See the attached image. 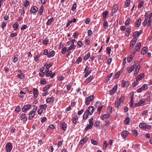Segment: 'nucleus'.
<instances>
[{
    "mask_svg": "<svg viewBox=\"0 0 152 152\" xmlns=\"http://www.w3.org/2000/svg\"><path fill=\"white\" fill-rule=\"evenodd\" d=\"M46 83V81H44V78H42V79L41 80L40 82V83L41 84H45Z\"/></svg>",
    "mask_w": 152,
    "mask_h": 152,
    "instance_id": "obj_59",
    "label": "nucleus"
},
{
    "mask_svg": "<svg viewBox=\"0 0 152 152\" xmlns=\"http://www.w3.org/2000/svg\"><path fill=\"white\" fill-rule=\"evenodd\" d=\"M137 40L136 38H134L130 42V45L131 46H134L135 45Z\"/></svg>",
    "mask_w": 152,
    "mask_h": 152,
    "instance_id": "obj_16",
    "label": "nucleus"
},
{
    "mask_svg": "<svg viewBox=\"0 0 152 152\" xmlns=\"http://www.w3.org/2000/svg\"><path fill=\"white\" fill-rule=\"evenodd\" d=\"M148 48L147 47H143V55L146 54L148 52Z\"/></svg>",
    "mask_w": 152,
    "mask_h": 152,
    "instance_id": "obj_36",
    "label": "nucleus"
},
{
    "mask_svg": "<svg viewBox=\"0 0 152 152\" xmlns=\"http://www.w3.org/2000/svg\"><path fill=\"white\" fill-rule=\"evenodd\" d=\"M20 118L24 122L26 121L27 120V118L25 116V114L24 113H23L20 115Z\"/></svg>",
    "mask_w": 152,
    "mask_h": 152,
    "instance_id": "obj_13",
    "label": "nucleus"
},
{
    "mask_svg": "<svg viewBox=\"0 0 152 152\" xmlns=\"http://www.w3.org/2000/svg\"><path fill=\"white\" fill-rule=\"evenodd\" d=\"M49 40L48 39L46 38L43 41V44L45 45H47L48 42Z\"/></svg>",
    "mask_w": 152,
    "mask_h": 152,
    "instance_id": "obj_52",
    "label": "nucleus"
},
{
    "mask_svg": "<svg viewBox=\"0 0 152 152\" xmlns=\"http://www.w3.org/2000/svg\"><path fill=\"white\" fill-rule=\"evenodd\" d=\"M78 117L77 115H76L72 119V122L73 123L75 124L78 120Z\"/></svg>",
    "mask_w": 152,
    "mask_h": 152,
    "instance_id": "obj_22",
    "label": "nucleus"
},
{
    "mask_svg": "<svg viewBox=\"0 0 152 152\" xmlns=\"http://www.w3.org/2000/svg\"><path fill=\"white\" fill-rule=\"evenodd\" d=\"M130 22V19L129 18H128L126 20V21L125 23V25L127 26L129 24Z\"/></svg>",
    "mask_w": 152,
    "mask_h": 152,
    "instance_id": "obj_43",
    "label": "nucleus"
},
{
    "mask_svg": "<svg viewBox=\"0 0 152 152\" xmlns=\"http://www.w3.org/2000/svg\"><path fill=\"white\" fill-rule=\"evenodd\" d=\"M12 147V144L10 142L7 143L6 145V150L7 152H10Z\"/></svg>",
    "mask_w": 152,
    "mask_h": 152,
    "instance_id": "obj_4",
    "label": "nucleus"
},
{
    "mask_svg": "<svg viewBox=\"0 0 152 152\" xmlns=\"http://www.w3.org/2000/svg\"><path fill=\"white\" fill-rule=\"evenodd\" d=\"M88 138L87 137H86L82 139L80 141V143L81 144H83L84 142H86Z\"/></svg>",
    "mask_w": 152,
    "mask_h": 152,
    "instance_id": "obj_28",
    "label": "nucleus"
},
{
    "mask_svg": "<svg viewBox=\"0 0 152 152\" xmlns=\"http://www.w3.org/2000/svg\"><path fill=\"white\" fill-rule=\"evenodd\" d=\"M82 60L81 58L80 57H79L76 60V63L78 64L80 63L81 62Z\"/></svg>",
    "mask_w": 152,
    "mask_h": 152,
    "instance_id": "obj_46",
    "label": "nucleus"
},
{
    "mask_svg": "<svg viewBox=\"0 0 152 152\" xmlns=\"http://www.w3.org/2000/svg\"><path fill=\"white\" fill-rule=\"evenodd\" d=\"M54 20L53 18L49 19L46 23V24L48 25H49Z\"/></svg>",
    "mask_w": 152,
    "mask_h": 152,
    "instance_id": "obj_39",
    "label": "nucleus"
},
{
    "mask_svg": "<svg viewBox=\"0 0 152 152\" xmlns=\"http://www.w3.org/2000/svg\"><path fill=\"white\" fill-rule=\"evenodd\" d=\"M29 4V1L26 0V1L24 3V6L25 7H26Z\"/></svg>",
    "mask_w": 152,
    "mask_h": 152,
    "instance_id": "obj_50",
    "label": "nucleus"
},
{
    "mask_svg": "<svg viewBox=\"0 0 152 152\" xmlns=\"http://www.w3.org/2000/svg\"><path fill=\"white\" fill-rule=\"evenodd\" d=\"M33 90V94L34 96V98L35 99H36L38 95L39 92L37 88H34Z\"/></svg>",
    "mask_w": 152,
    "mask_h": 152,
    "instance_id": "obj_9",
    "label": "nucleus"
},
{
    "mask_svg": "<svg viewBox=\"0 0 152 152\" xmlns=\"http://www.w3.org/2000/svg\"><path fill=\"white\" fill-rule=\"evenodd\" d=\"M45 73L46 76L47 77H49L51 74L52 72L51 71H50Z\"/></svg>",
    "mask_w": 152,
    "mask_h": 152,
    "instance_id": "obj_55",
    "label": "nucleus"
},
{
    "mask_svg": "<svg viewBox=\"0 0 152 152\" xmlns=\"http://www.w3.org/2000/svg\"><path fill=\"white\" fill-rule=\"evenodd\" d=\"M43 6H41V8L39 9V15H41L42 14L43 11Z\"/></svg>",
    "mask_w": 152,
    "mask_h": 152,
    "instance_id": "obj_53",
    "label": "nucleus"
},
{
    "mask_svg": "<svg viewBox=\"0 0 152 152\" xmlns=\"http://www.w3.org/2000/svg\"><path fill=\"white\" fill-rule=\"evenodd\" d=\"M61 127L63 130H65L66 128V124L65 122L63 123L61 125Z\"/></svg>",
    "mask_w": 152,
    "mask_h": 152,
    "instance_id": "obj_18",
    "label": "nucleus"
},
{
    "mask_svg": "<svg viewBox=\"0 0 152 152\" xmlns=\"http://www.w3.org/2000/svg\"><path fill=\"white\" fill-rule=\"evenodd\" d=\"M130 120L128 117L124 121L125 123L127 124H128L130 122Z\"/></svg>",
    "mask_w": 152,
    "mask_h": 152,
    "instance_id": "obj_41",
    "label": "nucleus"
},
{
    "mask_svg": "<svg viewBox=\"0 0 152 152\" xmlns=\"http://www.w3.org/2000/svg\"><path fill=\"white\" fill-rule=\"evenodd\" d=\"M90 56V54L88 53L87 55H86L85 56H84L83 57V59L84 60H86L89 58Z\"/></svg>",
    "mask_w": 152,
    "mask_h": 152,
    "instance_id": "obj_51",
    "label": "nucleus"
},
{
    "mask_svg": "<svg viewBox=\"0 0 152 152\" xmlns=\"http://www.w3.org/2000/svg\"><path fill=\"white\" fill-rule=\"evenodd\" d=\"M113 75V73H110L107 77V78L105 80V81L107 82H108L110 79V77H111V76H112V75Z\"/></svg>",
    "mask_w": 152,
    "mask_h": 152,
    "instance_id": "obj_44",
    "label": "nucleus"
},
{
    "mask_svg": "<svg viewBox=\"0 0 152 152\" xmlns=\"http://www.w3.org/2000/svg\"><path fill=\"white\" fill-rule=\"evenodd\" d=\"M51 86L50 85H47L45 87L43 88V91H45L47 90L49 88L51 87Z\"/></svg>",
    "mask_w": 152,
    "mask_h": 152,
    "instance_id": "obj_47",
    "label": "nucleus"
},
{
    "mask_svg": "<svg viewBox=\"0 0 152 152\" xmlns=\"http://www.w3.org/2000/svg\"><path fill=\"white\" fill-rule=\"evenodd\" d=\"M110 115L109 114H105L103 115L102 117V119L104 121L109 118Z\"/></svg>",
    "mask_w": 152,
    "mask_h": 152,
    "instance_id": "obj_14",
    "label": "nucleus"
},
{
    "mask_svg": "<svg viewBox=\"0 0 152 152\" xmlns=\"http://www.w3.org/2000/svg\"><path fill=\"white\" fill-rule=\"evenodd\" d=\"M19 25L17 23H14L13 25V27L15 30H16L18 28Z\"/></svg>",
    "mask_w": 152,
    "mask_h": 152,
    "instance_id": "obj_31",
    "label": "nucleus"
},
{
    "mask_svg": "<svg viewBox=\"0 0 152 152\" xmlns=\"http://www.w3.org/2000/svg\"><path fill=\"white\" fill-rule=\"evenodd\" d=\"M118 10V5L116 4H114L112 9V12L113 14L116 12Z\"/></svg>",
    "mask_w": 152,
    "mask_h": 152,
    "instance_id": "obj_8",
    "label": "nucleus"
},
{
    "mask_svg": "<svg viewBox=\"0 0 152 152\" xmlns=\"http://www.w3.org/2000/svg\"><path fill=\"white\" fill-rule=\"evenodd\" d=\"M142 78V74H141L137 76L136 80L137 81L139 80H141Z\"/></svg>",
    "mask_w": 152,
    "mask_h": 152,
    "instance_id": "obj_42",
    "label": "nucleus"
},
{
    "mask_svg": "<svg viewBox=\"0 0 152 152\" xmlns=\"http://www.w3.org/2000/svg\"><path fill=\"white\" fill-rule=\"evenodd\" d=\"M108 146V144L107 143V142L106 141H105L104 142L103 145V148L104 149H106L107 147Z\"/></svg>",
    "mask_w": 152,
    "mask_h": 152,
    "instance_id": "obj_40",
    "label": "nucleus"
},
{
    "mask_svg": "<svg viewBox=\"0 0 152 152\" xmlns=\"http://www.w3.org/2000/svg\"><path fill=\"white\" fill-rule=\"evenodd\" d=\"M148 88V85L147 84H145L143 85V90H145Z\"/></svg>",
    "mask_w": 152,
    "mask_h": 152,
    "instance_id": "obj_62",
    "label": "nucleus"
},
{
    "mask_svg": "<svg viewBox=\"0 0 152 152\" xmlns=\"http://www.w3.org/2000/svg\"><path fill=\"white\" fill-rule=\"evenodd\" d=\"M140 1V3L139 4L138 6V8H141L142 6V0H139Z\"/></svg>",
    "mask_w": 152,
    "mask_h": 152,
    "instance_id": "obj_57",
    "label": "nucleus"
},
{
    "mask_svg": "<svg viewBox=\"0 0 152 152\" xmlns=\"http://www.w3.org/2000/svg\"><path fill=\"white\" fill-rule=\"evenodd\" d=\"M120 75V72H117L115 74V75L114 77L115 78H118Z\"/></svg>",
    "mask_w": 152,
    "mask_h": 152,
    "instance_id": "obj_48",
    "label": "nucleus"
},
{
    "mask_svg": "<svg viewBox=\"0 0 152 152\" xmlns=\"http://www.w3.org/2000/svg\"><path fill=\"white\" fill-rule=\"evenodd\" d=\"M38 10V8L36 6L33 7L30 11L31 13H33L36 12Z\"/></svg>",
    "mask_w": 152,
    "mask_h": 152,
    "instance_id": "obj_12",
    "label": "nucleus"
},
{
    "mask_svg": "<svg viewBox=\"0 0 152 152\" xmlns=\"http://www.w3.org/2000/svg\"><path fill=\"white\" fill-rule=\"evenodd\" d=\"M118 88V84L116 85L114 87L110 90V94L114 93L117 90Z\"/></svg>",
    "mask_w": 152,
    "mask_h": 152,
    "instance_id": "obj_7",
    "label": "nucleus"
},
{
    "mask_svg": "<svg viewBox=\"0 0 152 152\" xmlns=\"http://www.w3.org/2000/svg\"><path fill=\"white\" fill-rule=\"evenodd\" d=\"M133 57L134 56H132V55H130L129 56V58H128V61L129 62H131L133 59Z\"/></svg>",
    "mask_w": 152,
    "mask_h": 152,
    "instance_id": "obj_35",
    "label": "nucleus"
},
{
    "mask_svg": "<svg viewBox=\"0 0 152 152\" xmlns=\"http://www.w3.org/2000/svg\"><path fill=\"white\" fill-rule=\"evenodd\" d=\"M51 101L52 102H53L54 101V99L53 97H51L50 98H48L46 100V102L47 103H50Z\"/></svg>",
    "mask_w": 152,
    "mask_h": 152,
    "instance_id": "obj_34",
    "label": "nucleus"
},
{
    "mask_svg": "<svg viewBox=\"0 0 152 152\" xmlns=\"http://www.w3.org/2000/svg\"><path fill=\"white\" fill-rule=\"evenodd\" d=\"M125 99L124 97L123 96H121L120 98H117V100H118L121 103H122L124 102V100Z\"/></svg>",
    "mask_w": 152,
    "mask_h": 152,
    "instance_id": "obj_33",
    "label": "nucleus"
},
{
    "mask_svg": "<svg viewBox=\"0 0 152 152\" xmlns=\"http://www.w3.org/2000/svg\"><path fill=\"white\" fill-rule=\"evenodd\" d=\"M94 110L95 108L93 106H89L87 110L86 113L84 114L83 116V119H86L88 116V114H90V115H91Z\"/></svg>",
    "mask_w": 152,
    "mask_h": 152,
    "instance_id": "obj_1",
    "label": "nucleus"
},
{
    "mask_svg": "<svg viewBox=\"0 0 152 152\" xmlns=\"http://www.w3.org/2000/svg\"><path fill=\"white\" fill-rule=\"evenodd\" d=\"M151 126L146 124L143 123V129L150 130L151 128Z\"/></svg>",
    "mask_w": 152,
    "mask_h": 152,
    "instance_id": "obj_10",
    "label": "nucleus"
},
{
    "mask_svg": "<svg viewBox=\"0 0 152 152\" xmlns=\"http://www.w3.org/2000/svg\"><path fill=\"white\" fill-rule=\"evenodd\" d=\"M130 106L132 107H136V104H134L133 99H131L130 102Z\"/></svg>",
    "mask_w": 152,
    "mask_h": 152,
    "instance_id": "obj_27",
    "label": "nucleus"
},
{
    "mask_svg": "<svg viewBox=\"0 0 152 152\" xmlns=\"http://www.w3.org/2000/svg\"><path fill=\"white\" fill-rule=\"evenodd\" d=\"M108 13V12L107 11L103 12L102 14L103 15V18L104 19H105L106 18Z\"/></svg>",
    "mask_w": 152,
    "mask_h": 152,
    "instance_id": "obj_26",
    "label": "nucleus"
},
{
    "mask_svg": "<svg viewBox=\"0 0 152 152\" xmlns=\"http://www.w3.org/2000/svg\"><path fill=\"white\" fill-rule=\"evenodd\" d=\"M88 36H91L92 34V31L90 30H89L88 31Z\"/></svg>",
    "mask_w": 152,
    "mask_h": 152,
    "instance_id": "obj_64",
    "label": "nucleus"
},
{
    "mask_svg": "<svg viewBox=\"0 0 152 152\" xmlns=\"http://www.w3.org/2000/svg\"><path fill=\"white\" fill-rule=\"evenodd\" d=\"M54 51L53 50H52L48 55L47 56L48 57L53 56L54 55Z\"/></svg>",
    "mask_w": 152,
    "mask_h": 152,
    "instance_id": "obj_38",
    "label": "nucleus"
},
{
    "mask_svg": "<svg viewBox=\"0 0 152 152\" xmlns=\"http://www.w3.org/2000/svg\"><path fill=\"white\" fill-rule=\"evenodd\" d=\"M91 143L94 145H97L98 144V142L96 140H95L93 139L91 140Z\"/></svg>",
    "mask_w": 152,
    "mask_h": 152,
    "instance_id": "obj_37",
    "label": "nucleus"
},
{
    "mask_svg": "<svg viewBox=\"0 0 152 152\" xmlns=\"http://www.w3.org/2000/svg\"><path fill=\"white\" fill-rule=\"evenodd\" d=\"M93 78L92 76H90L86 80V82L87 83H89L92 80Z\"/></svg>",
    "mask_w": 152,
    "mask_h": 152,
    "instance_id": "obj_24",
    "label": "nucleus"
},
{
    "mask_svg": "<svg viewBox=\"0 0 152 152\" xmlns=\"http://www.w3.org/2000/svg\"><path fill=\"white\" fill-rule=\"evenodd\" d=\"M135 68V65H132L129 68V70L128 71V73H130L132 71L134 70Z\"/></svg>",
    "mask_w": 152,
    "mask_h": 152,
    "instance_id": "obj_23",
    "label": "nucleus"
},
{
    "mask_svg": "<svg viewBox=\"0 0 152 152\" xmlns=\"http://www.w3.org/2000/svg\"><path fill=\"white\" fill-rule=\"evenodd\" d=\"M142 30L140 31H136L133 34V37L134 38H136V37L139 36L142 33Z\"/></svg>",
    "mask_w": 152,
    "mask_h": 152,
    "instance_id": "obj_5",
    "label": "nucleus"
},
{
    "mask_svg": "<svg viewBox=\"0 0 152 152\" xmlns=\"http://www.w3.org/2000/svg\"><path fill=\"white\" fill-rule=\"evenodd\" d=\"M131 29L130 28H128L126 30V36H129L130 33Z\"/></svg>",
    "mask_w": 152,
    "mask_h": 152,
    "instance_id": "obj_29",
    "label": "nucleus"
},
{
    "mask_svg": "<svg viewBox=\"0 0 152 152\" xmlns=\"http://www.w3.org/2000/svg\"><path fill=\"white\" fill-rule=\"evenodd\" d=\"M35 113L33 112H31L29 115V117H28V119L29 120H30L33 118V117L34 116V115H35Z\"/></svg>",
    "mask_w": 152,
    "mask_h": 152,
    "instance_id": "obj_21",
    "label": "nucleus"
},
{
    "mask_svg": "<svg viewBox=\"0 0 152 152\" xmlns=\"http://www.w3.org/2000/svg\"><path fill=\"white\" fill-rule=\"evenodd\" d=\"M93 125L92 124H89L86 128L85 129V131H87L88 129H91Z\"/></svg>",
    "mask_w": 152,
    "mask_h": 152,
    "instance_id": "obj_30",
    "label": "nucleus"
},
{
    "mask_svg": "<svg viewBox=\"0 0 152 152\" xmlns=\"http://www.w3.org/2000/svg\"><path fill=\"white\" fill-rule=\"evenodd\" d=\"M121 103L118 100H116L115 102V106L116 107H118L120 105Z\"/></svg>",
    "mask_w": 152,
    "mask_h": 152,
    "instance_id": "obj_32",
    "label": "nucleus"
},
{
    "mask_svg": "<svg viewBox=\"0 0 152 152\" xmlns=\"http://www.w3.org/2000/svg\"><path fill=\"white\" fill-rule=\"evenodd\" d=\"M18 55H16L14 56V57L13 59V62L15 63L18 60Z\"/></svg>",
    "mask_w": 152,
    "mask_h": 152,
    "instance_id": "obj_54",
    "label": "nucleus"
},
{
    "mask_svg": "<svg viewBox=\"0 0 152 152\" xmlns=\"http://www.w3.org/2000/svg\"><path fill=\"white\" fill-rule=\"evenodd\" d=\"M130 1L129 0H126V3L125 4V5L126 7H128L130 4Z\"/></svg>",
    "mask_w": 152,
    "mask_h": 152,
    "instance_id": "obj_60",
    "label": "nucleus"
},
{
    "mask_svg": "<svg viewBox=\"0 0 152 152\" xmlns=\"http://www.w3.org/2000/svg\"><path fill=\"white\" fill-rule=\"evenodd\" d=\"M141 22V19H139L135 22V25L137 27H139L140 25Z\"/></svg>",
    "mask_w": 152,
    "mask_h": 152,
    "instance_id": "obj_15",
    "label": "nucleus"
},
{
    "mask_svg": "<svg viewBox=\"0 0 152 152\" xmlns=\"http://www.w3.org/2000/svg\"><path fill=\"white\" fill-rule=\"evenodd\" d=\"M141 45V42H139L137 44V45L136 47V51H139Z\"/></svg>",
    "mask_w": 152,
    "mask_h": 152,
    "instance_id": "obj_25",
    "label": "nucleus"
},
{
    "mask_svg": "<svg viewBox=\"0 0 152 152\" xmlns=\"http://www.w3.org/2000/svg\"><path fill=\"white\" fill-rule=\"evenodd\" d=\"M112 107H108L107 109V113L109 114H110L112 113Z\"/></svg>",
    "mask_w": 152,
    "mask_h": 152,
    "instance_id": "obj_45",
    "label": "nucleus"
},
{
    "mask_svg": "<svg viewBox=\"0 0 152 152\" xmlns=\"http://www.w3.org/2000/svg\"><path fill=\"white\" fill-rule=\"evenodd\" d=\"M94 98V96L93 95L90 96L86 98L85 103L86 105H88L91 101H92Z\"/></svg>",
    "mask_w": 152,
    "mask_h": 152,
    "instance_id": "obj_3",
    "label": "nucleus"
},
{
    "mask_svg": "<svg viewBox=\"0 0 152 152\" xmlns=\"http://www.w3.org/2000/svg\"><path fill=\"white\" fill-rule=\"evenodd\" d=\"M126 85L127 86L129 85V82H125V81H124L123 83V87H124L126 86Z\"/></svg>",
    "mask_w": 152,
    "mask_h": 152,
    "instance_id": "obj_56",
    "label": "nucleus"
},
{
    "mask_svg": "<svg viewBox=\"0 0 152 152\" xmlns=\"http://www.w3.org/2000/svg\"><path fill=\"white\" fill-rule=\"evenodd\" d=\"M66 51H67L66 48L65 47H64L62 49L61 52L63 54L65 53Z\"/></svg>",
    "mask_w": 152,
    "mask_h": 152,
    "instance_id": "obj_58",
    "label": "nucleus"
},
{
    "mask_svg": "<svg viewBox=\"0 0 152 152\" xmlns=\"http://www.w3.org/2000/svg\"><path fill=\"white\" fill-rule=\"evenodd\" d=\"M47 107V105L46 104L44 105H41L40 106V109H46Z\"/></svg>",
    "mask_w": 152,
    "mask_h": 152,
    "instance_id": "obj_49",
    "label": "nucleus"
},
{
    "mask_svg": "<svg viewBox=\"0 0 152 152\" xmlns=\"http://www.w3.org/2000/svg\"><path fill=\"white\" fill-rule=\"evenodd\" d=\"M132 133L134 135L136 136L137 135V132L136 130H133Z\"/></svg>",
    "mask_w": 152,
    "mask_h": 152,
    "instance_id": "obj_61",
    "label": "nucleus"
},
{
    "mask_svg": "<svg viewBox=\"0 0 152 152\" xmlns=\"http://www.w3.org/2000/svg\"><path fill=\"white\" fill-rule=\"evenodd\" d=\"M31 108V105L30 104H27L24 106L22 108V110L23 112H26V111Z\"/></svg>",
    "mask_w": 152,
    "mask_h": 152,
    "instance_id": "obj_6",
    "label": "nucleus"
},
{
    "mask_svg": "<svg viewBox=\"0 0 152 152\" xmlns=\"http://www.w3.org/2000/svg\"><path fill=\"white\" fill-rule=\"evenodd\" d=\"M106 50H107V53L109 54H110V51H111V48H110L109 47H107V48Z\"/></svg>",
    "mask_w": 152,
    "mask_h": 152,
    "instance_id": "obj_63",
    "label": "nucleus"
},
{
    "mask_svg": "<svg viewBox=\"0 0 152 152\" xmlns=\"http://www.w3.org/2000/svg\"><path fill=\"white\" fill-rule=\"evenodd\" d=\"M128 134V132L126 130H124L122 132L121 134V136L123 138H125Z\"/></svg>",
    "mask_w": 152,
    "mask_h": 152,
    "instance_id": "obj_11",
    "label": "nucleus"
},
{
    "mask_svg": "<svg viewBox=\"0 0 152 152\" xmlns=\"http://www.w3.org/2000/svg\"><path fill=\"white\" fill-rule=\"evenodd\" d=\"M140 66L139 65H138L135 69V71H134V75H136L139 72V70L140 68Z\"/></svg>",
    "mask_w": 152,
    "mask_h": 152,
    "instance_id": "obj_17",
    "label": "nucleus"
},
{
    "mask_svg": "<svg viewBox=\"0 0 152 152\" xmlns=\"http://www.w3.org/2000/svg\"><path fill=\"white\" fill-rule=\"evenodd\" d=\"M151 92L150 91L147 92L145 93L144 97L145 98L143 99V105L149 104V102L150 99V94Z\"/></svg>",
    "mask_w": 152,
    "mask_h": 152,
    "instance_id": "obj_2",
    "label": "nucleus"
},
{
    "mask_svg": "<svg viewBox=\"0 0 152 152\" xmlns=\"http://www.w3.org/2000/svg\"><path fill=\"white\" fill-rule=\"evenodd\" d=\"M76 47V46L74 44H72L67 49V51H69L75 49Z\"/></svg>",
    "mask_w": 152,
    "mask_h": 152,
    "instance_id": "obj_19",
    "label": "nucleus"
},
{
    "mask_svg": "<svg viewBox=\"0 0 152 152\" xmlns=\"http://www.w3.org/2000/svg\"><path fill=\"white\" fill-rule=\"evenodd\" d=\"M20 72V73L18 74V77L21 79H23L24 76L23 73L21 72V71L20 70H19V72Z\"/></svg>",
    "mask_w": 152,
    "mask_h": 152,
    "instance_id": "obj_20",
    "label": "nucleus"
}]
</instances>
